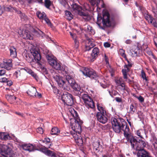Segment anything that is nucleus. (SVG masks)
<instances>
[{
  "instance_id": "obj_52",
  "label": "nucleus",
  "mask_w": 157,
  "mask_h": 157,
  "mask_svg": "<svg viewBox=\"0 0 157 157\" xmlns=\"http://www.w3.org/2000/svg\"><path fill=\"white\" fill-rule=\"evenodd\" d=\"M59 2L63 5H65L67 3V0H58Z\"/></svg>"
},
{
  "instance_id": "obj_43",
  "label": "nucleus",
  "mask_w": 157,
  "mask_h": 157,
  "mask_svg": "<svg viewBox=\"0 0 157 157\" xmlns=\"http://www.w3.org/2000/svg\"><path fill=\"white\" fill-rule=\"evenodd\" d=\"M43 20H44L48 25L50 26L52 24L50 20L46 17V16L44 18Z\"/></svg>"
},
{
  "instance_id": "obj_47",
  "label": "nucleus",
  "mask_w": 157,
  "mask_h": 157,
  "mask_svg": "<svg viewBox=\"0 0 157 157\" xmlns=\"http://www.w3.org/2000/svg\"><path fill=\"white\" fill-rule=\"evenodd\" d=\"M17 13L18 14L21 15L20 16L22 18H26V16L24 14L22 13L20 11H18Z\"/></svg>"
},
{
  "instance_id": "obj_14",
  "label": "nucleus",
  "mask_w": 157,
  "mask_h": 157,
  "mask_svg": "<svg viewBox=\"0 0 157 157\" xmlns=\"http://www.w3.org/2000/svg\"><path fill=\"white\" fill-rule=\"evenodd\" d=\"M83 74L91 79H96L99 78L95 71L92 69H89L87 67H85L84 70L82 71Z\"/></svg>"
},
{
  "instance_id": "obj_48",
  "label": "nucleus",
  "mask_w": 157,
  "mask_h": 157,
  "mask_svg": "<svg viewBox=\"0 0 157 157\" xmlns=\"http://www.w3.org/2000/svg\"><path fill=\"white\" fill-rule=\"evenodd\" d=\"M17 13L18 14L21 15L20 16L22 18H26V16L24 14L22 13L20 11H18Z\"/></svg>"
},
{
  "instance_id": "obj_12",
  "label": "nucleus",
  "mask_w": 157,
  "mask_h": 157,
  "mask_svg": "<svg viewBox=\"0 0 157 157\" xmlns=\"http://www.w3.org/2000/svg\"><path fill=\"white\" fill-rule=\"evenodd\" d=\"M53 78L57 82L59 86L64 90H69V88L66 85L65 82L63 79V77L57 74L53 76Z\"/></svg>"
},
{
  "instance_id": "obj_2",
  "label": "nucleus",
  "mask_w": 157,
  "mask_h": 157,
  "mask_svg": "<svg viewBox=\"0 0 157 157\" xmlns=\"http://www.w3.org/2000/svg\"><path fill=\"white\" fill-rule=\"evenodd\" d=\"M111 121L113 130L116 133H119L123 131L126 139L130 134L129 127L124 119L112 117Z\"/></svg>"
},
{
  "instance_id": "obj_63",
  "label": "nucleus",
  "mask_w": 157,
  "mask_h": 157,
  "mask_svg": "<svg viewBox=\"0 0 157 157\" xmlns=\"http://www.w3.org/2000/svg\"><path fill=\"white\" fill-rule=\"evenodd\" d=\"M42 95L41 94L39 93H37V92L36 93V95L35 96V97H36L38 98H40L41 97Z\"/></svg>"
},
{
  "instance_id": "obj_49",
  "label": "nucleus",
  "mask_w": 157,
  "mask_h": 157,
  "mask_svg": "<svg viewBox=\"0 0 157 157\" xmlns=\"http://www.w3.org/2000/svg\"><path fill=\"white\" fill-rule=\"evenodd\" d=\"M36 132L40 134H42L43 132V129L42 127H39L36 129Z\"/></svg>"
},
{
  "instance_id": "obj_28",
  "label": "nucleus",
  "mask_w": 157,
  "mask_h": 157,
  "mask_svg": "<svg viewBox=\"0 0 157 157\" xmlns=\"http://www.w3.org/2000/svg\"><path fill=\"white\" fill-rule=\"evenodd\" d=\"M130 51L133 56L136 57L139 54L140 50L138 47H136L134 49H132Z\"/></svg>"
},
{
  "instance_id": "obj_3",
  "label": "nucleus",
  "mask_w": 157,
  "mask_h": 157,
  "mask_svg": "<svg viewBox=\"0 0 157 157\" xmlns=\"http://www.w3.org/2000/svg\"><path fill=\"white\" fill-rule=\"evenodd\" d=\"M126 139L127 141L130 143L132 149L139 151H141L144 150V147H145L146 144L144 140H137L136 137L130 134Z\"/></svg>"
},
{
  "instance_id": "obj_42",
  "label": "nucleus",
  "mask_w": 157,
  "mask_h": 157,
  "mask_svg": "<svg viewBox=\"0 0 157 157\" xmlns=\"http://www.w3.org/2000/svg\"><path fill=\"white\" fill-rule=\"evenodd\" d=\"M141 77L144 80H145L146 81H147L148 80L147 78L146 77V74L144 71L143 70H142L141 71Z\"/></svg>"
},
{
  "instance_id": "obj_40",
  "label": "nucleus",
  "mask_w": 157,
  "mask_h": 157,
  "mask_svg": "<svg viewBox=\"0 0 157 157\" xmlns=\"http://www.w3.org/2000/svg\"><path fill=\"white\" fill-rule=\"evenodd\" d=\"M44 2L45 7L47 8H49L52 4V2L50 0H45Z\"/></svg>"
},
{
  "instance_id": "obj_50",
  "label": "nucleus",
  "mask_w": 157,
  "mask_h": 157,
  "mask_svg": "<svg viewBox=\"0 0 157 157\" xmlns=\"http://www.w3.org/2000/svg\"><path fill=\"white\" fill-rule=\"evenodd\" d=\"M74 43H75V48H77L78 47V44H79V42L77 40V39H75L74 40Z\"/></svg>"
},
{
  "instance_id": "obj_10",
  "label": "nucleus",
  "mask_w": 157,
  "mask_h": 157,
  "mask_svg": "<svg viewBox=\"0 0 157 157\" xmlns=\"http://www.w3.org/2000/svg\"><path fill=\"white\" fill-rule=\"evenodd\" d=\"M61 99L64 104L71 106L74 103V99L73 96L70 93L64 92L62 95Z\"/></svg>"
},
{
  "instance_id": "obj_64",
  "label": "nucleus",
  "mask_w": 157,
  "mask_h": 157,
  "mask_svg": "<svg viewBox=\"0 0 157 157\" xmlns=\"http://www.w3.org/2000/svg\"><path fill=\"white\" fill-rule=\"evenodd\" d=\"M154 41L155 46L157 48V37H154Z\"/></svg>"
},
{
  "instance_id": "obj_55",
  "label": "nucleus",
  "mask_w": 157,
  "mask_h": 157,
  "mask_svg": "<svg viewBox=\"0 0 157 157\" xmlns=\"http://www.w3.org/2000/svg\"><path fill=\"white\" fill-rule=\"evenodd\" d=\"M7 79L6 78H2L0 79V82H6Z\"/></svg>"
},
{
  "instance_id": "obj_45",
  "label": "nucleus",
  "mask_w": 157,
  "mask_h": 157,
  "mask_svg": "<svg viewBox=\"0 0 157 157\" xmlns=\"http://www.w3.org/2000/svg\"><path fill=\"white\" fill-rule=\"evenodd\" d=\"M26 57L27 58L26 59L28 62L32 63L33 62H34V59L32 57H30L29 56L28 57L27 56H26Z\"/></svg>"
},
{
  "instance_id": "obj_6",
  "label": "nucleus",
  "mask_w": 157,
  "mask_h": 157,
  "mask_svg": "<svg viewBox=\"0 0 157 157\" xmlns=\"http://www.w3.org/2000/svg\"><path fill=\"white\" fill-rule=\"evenodd\" d=\"M45 52L46 59L49 64L56 70H61V67L60 64L53 58L52 56V54L49 51L47 50H45Z\"/></svg>"
},
{
  "instance_id": "obj_60",
  "label": "nucleus",
  "mask_w": 157,
  "mask_h": 157,
  "mask_svg": "<svg viewBox=\"0 0 157 157\" xmlns=\"http://www.w3.org/2000/svg\"><path fill=\"white\" fill-rule=\"evenodd\" d=\"M104 46L105 48H108L110 47V44L108 42H105L104 43Z\"/></svg>"
},
{
  "instance_id": "obj_53",
  "label": "nucleus",
  "mask_w": 157,
  "mask_h": 157,
  "mask_svg": "<svg viewBox=\"0 0 157 157\" xmlns=\"http://www.w3.org/2000/svg\"><path fill=\"white\" fill-rule=\"evenodd\" d=\"M6 73V70L2 69L0 70V76H2L5 74Z\"/></svg>"
},
{
  "instance_id": "obj_17",
  "label": "nucleus",
  "mask_w": 157,
  "mask_h": 157,
  "mask_svg": "<svg viewBox=\"0 0 157 157\" xmlns=\"http://www.w3.org/2000/svg\"><path fill=\"white\" fill-rule=\"evenodd\" d=\"M71 87L74 90L75 95L78 96L81 95L83 90L81 89V87L79 85L75 83Z\"/></svg>"
},
{
  "instance_id": "obj_29",
  "label": "nucleus",
  "mask_w": 157,
  "mask_h": 157,
  "mask_svg": "<svg viewBox=\"0 0 157 157\" xmlns=\"http://www.w3.org/2000/svg\"><path fill=\"white\" fill-rule=\"evenodd\" d=\"M10 56L12 57H16L17 56V52L16 49L13 46L10 47Z\"/></svg>"
},
{
  "instance_id": "obj_5",
  "label": "nucleus",
  "mask_w": 157,
  "mask_h": 157,
  "mask_svg": "<svg viewBox=\"0 0 157 157\" xmlns=\"http://www.w3.org/2000/svg\"><path fill=\"white\" fill-rule=\"evenodd\" d=\"M30 52L33 55L34 60L36 61L37 64L43 71L46 72V69L44 65L40 63V61L41 59V56L39 50L36 48L33 47L30 50Z\"/></svg>"
},
{
  "instance_id": "obj_1",
  "label": "nucleus",
  "mask_w": 157,
  "mask_h": 157,
  "mask_svg": "<svg viewBox=\"0 0 157 157\" xmlns=\"http://www.w3.org/2000/svg\"><path fill=\"white\" fill-rule=\"evenodd\" d=\"M71 114L74 120V122L71 123V128L74 132L72 135L77 145L82 146L83 144V141L80 135L82 131L81 125L83 122L80 120L77 113L74 110L73 113H71Z\"/></svg>"
},
{
  "instance_id": "obj_44",
  "label": "nucleus",
  "mask_w": 157,
  "mask_h": 157,
  "mask_svg": "<svg viewBox=\"0 0 157 157\" xmlns=\"http://www.w3.org/2000/svg\"><path fill=\"white\" fill-rule=\"evenodd\" d=\"M120 52L121 55L122 56L124 57V58H126V55L124 51L122 49H120Z\"/></svg>"
},
{
  "instance_id": "obj_8",
  "label": "nucleus",
  "mask_w": 157,
  "mask_h": 157,
  "mask_svg": "<svg viewBox=\"0 0 157 157\" xmlns=\"http://www.w3.org/2000/svg\"><path fill=\"white\" fill-rule=\"evenodd\" d=\"M139 9L146 20L149 23L152 24L154 27H157V22L156 21L155 19L149 14L145 9L142 6H140Z\"/></svg>"
},
{
  "instance_id": "obj_24",
  "label": "nucleus",
  "mask_w": 157,
  "mask_h": 157,
  "mask_svg": "<svg viewBox=\"0 0 157 157\" xmlns=\"http://www.w3.org/2000/svg\"><path fill=\"white\" fill-rule=\"evenodd\" d=\"M99 54V50L98 48H93L91 54V56L93 59H95Z\"/></svg>"
},
{
  "instance_id": "obj_36",
  "label": "nucleus",
  "mask_w": 157,
  "mask_h": 157,
  "mask_svg": "<svg viewBox=\"0 0 157 157\" xmlns=\"http://www.w3.org/2000/svg\"><path fill=\"white\" fill-rule=\"evenodd\" d=\"M45 153L49 156L54 157L56 156V155L54 153L53 151L49 150H46Z\"/></svg>"
},
{
  "instance_id": "obj_15",
  "label": "nucleus",
  "mask_w": 157,
  "mask_h": 157,
  "mask_svg": "<svg viewBox=\"0 0 157 157\" xmlns=\"http://www.w3.org/2000/svg\"><path fill=\"white\" fill-rule=\"evenodd\" d=\"M13 66L12 60L11 59H4L2 62L0 64L1 68H3L7 70H10Z\"/></svg>"
},
{
  "instance_id": "obj_30",
  "label": "nucleus",
  "mask_w": 157,
  "mask_h": 157,
  "mask_svg": "<svg viewBox=\"0 0 157 157\" xmlns=\"http://www.w3.org/2000/svg\"><path fill=\"white\" fill-rule=\"evenodd\" d=\"M10 138L8 135L6 134L4 132H0V139L4 140H7Z\"/></svg>"
},
{
  "instance_id": "obj_31",
  "label": "nucleus",
  "mask_w": 157,
  "mask_h": 157,
  "mask_svg": "<svg viewBox=\"0 0 157 157\" xmlns=\"http://www.w3.org/2000/svg\"><path fill=\"white\" fill-rule=\"evenodd\" d=\"M6 97L8 101L10 102H13V101H14L16 98L14 96L9 94H6Z\"/></svg>"
},
{
  "instance_id": "obj_32",
  "label": "nucleus",
  "mask_w": 157,
  "mask_h": 157,
  "mask_svg": "<svg viewBox=\"0 0 157 157\" xmlns=\"http://www.w3.org/2000/svg\"><path fill=\"white\" fill-rule=\"evenodd\" d=\"M91 3V5L94 6L96 4L97 6H98V4L100 2H103V0H98V1L96 2V0H89Z\"/></svg>"
},
{
  "instance_id": "obj_54",
  "label": "nucleus",
  "mask_w": 157,
  "mask_h": 157,
  "mask_svg": "<svg viewBox=\"0 0 157 157\" xmlns=\"http://www.w3.org/2000/svg\"><path fill=\"white\" fill-rule=\"evenodd\" d=\"M152 142L153 145H154V144H157V139L155 136L153 137Z\"/></svg>"
},
{
  "instance_id": "obj_16",
  "label": "nucleus",
  "mask_w": 157,
  "mask_h": 157,
  "mask_svg": "<svg viewBox=\"0 0 157 157\" xmlns=\"http://www.w3.org/2000/svg\"><path fill=\"white\" fill-rule=\"evenodd\" d=\"M107 116L106 112L102 113H97L96 114V117L97 120L100 123L103 124H105L107 121Z\"/></svg>"
},
{
  "instance_id": "obj_19",
  "label": "nucleus",
  "mask_w": 157,
  "mask_h": 157,
  "mask_svg": "<svg viewBox=\"0 0 157 157\" xmlns=\"http://www.w3.org/2000/svg\"><path fill=\"white\" fill-rule=\"evenodd\" d=\"M93 146L95 152L98 153L102 147V146L100 144L99 141L94 142L93 143Z\"/></svg>"
},
{
  "instance_id": "obj_61",
  "label": "nucleus",
  "mask_w": 157,
  "mask_h": 157,
  "mask_svg": "<svg viewBox=\"0 0 157 157\" xmlns=\"http://www.w3.org/2000/svg\"><path fill=\"white\" fill-rule=\"evenodd\" d=\"M116 101L118 102H121L122 101V99L121 98L119 97H116L115 98Z\"/></svg>"
},
{
  "instance_id": "obj_13",
  "label": "nucleus",
  "mask_w": 157,
  "mask_h": 157,
  "mask_svg": "<svg viewBox=\"0 0 157 157\" xmlns=\"http://www.w3.org/2000/svg\"><path fill=\"white\" fill-rule=\"evenodd\" d=\"M0 153L5 157H8V156L10 157L13 154V151L7 145L0 143Z\"/></svg>"
},
{
  "instance_id": "obj_56",
  "label": "nucleus",
  "mask_w": 157,
  "mask_h": 157,
  "mask_svg": "<svg viewBox=\"0 0 157 157\" xmlns=\"http://www.w3.org/2000/svg\"><path fill=\"white\" fill-rule=\"evenodd\" d=\"M12 7L11 6H9V7H6L5 8V10H6L10 11H11L12 10Z\"/></svg>"
},
{
  "instance_id": "obj_41",
  "label": "nucleus",
  "mask_w": 157,
  "mask_h": 157,
  "mask_svg": "<svg viewBox=\"0 0 157 157\" xmlns=\"http://www.w3.org/2000/svg\"><path fill=\"white\" fill-rule=\"evenodd\" d=\"M120 86L121 87V91H124L125 90L127 91H128V88L127 86L125 85L124 83L122 84Z\"/></svg>"
},
{
  "instance_id": "obj_25",
  "label": "nucleus",
  "mask_w": 157,
  "mask_h": 157,
  "mask_svg": "<svg viewBox=\"0 0 157 157\" xmlns=\"http://www.w3.org/2000/svg\"><path fill=\"white\" fill-rule=\"evenodd\" d=\"M137 155L138 157H152L149 153L145 150H142L138 151Z\"/></svg>"
},
{
  "instance_id": "obj_9",
  "label": "nucleus",
  "mask_w": 157,
  "mask_h": 157,
  "mask_svg": "<svg viewBox=\"0 0 157 157\" xmlns=\"http://www.w3.org/2000/svg\"><path fill=\"white\" fill-rule=\"evenodd\" d=\"M72 10L75 13L82 17L86 21H88L90 19V16L87 13L82 11L81 7L76 4L72 5Z\"/></svg>"
},
{
  "instance_id": "obj_23",
  "label": "nucleus",
  "mask_w": 157,
  "mask_h": 157,
  "mask_svg": "<svg viewBox=\"0 0 157 157\" xmlns=\"http://www.w3.org/2000/svg\"><path fill=\"white\" fill-rule=\"evenodd\" d=\"M37 92L36 89L33 87H31L27 92V94L30 96L34 97L36 95Z\"/></svg>"
},
{
  "instance_id": "obj_21",
  "label": "nucleus",
  "mask_w": 157,
  "mask_h": 157,
  "mask_svg": "<svg viewBox=\"0 0 157 157\" xmlns=\"http://www.w3.org/2000/svg\"><path fill=\"white\" fill-rule=\"evenodd\" d=\"M32 31L34 34L37 36L43 38L45 36V34L39 29H33Z\"/></svg>"
},
{
  "instance_id": "obj_34",
  "label": "nucleus",
  "mask_w": 157,
  "mask_h": 157,
  "mask_svg": "<svg viewBox=\"0 0 157 157\" xmlns=\"http://www.w3.org/2000/svg\"><path fill=\"white\" fill-rule=\"evenodd\" d=\"M36 15L38 18L42 20L46 16L44 12L41 13L40 12H37L36 13Z\"/></svg>"
},
{
  "instance_id": "obj_4",
  "label": "nucleus",
  "mask_w": 157,
  "mask_h": 157,
  "mask_svg": "<svg viewBox=\"0 0 157 157\" xmlns=\"http://www.w3.org/2000/svg\"><path fill=\"white\" fill-rule=\"evenodd\" d=\"M27 73L31 74L36 80H37L36 75L31 70L27 67L22 68L20 70L16 71L13 74V75L16 78L20 80L25 78Z\"/></svg>"
},
{
  "instance_id": "obj_11",
  "label": "nucleus",
  "mask_w": 157,
  "mask_h": 157,
  "mask_svg": "<svg viewBox=\"0 0 157 157\" xmlns=\"http://www.w3.org/2000/svg\"><path fill=\"white\" fill-rule=\"evenodd\" d=\"M82 98L83 100L85 105L88 108L93 109L95 107L94 102L90 96L86 94L82 95Z\"/></svg>"
},
{
  "instance_id": "obj_18",
  "label": "nucleus",
  "mask_w": 157,
  "mask_h": 157,
  "mask_svg": "<svg viewBox=\"0 0 157 157\" xmlns=\"http://www.w3.org/2000/svg\"><path fill=\"white\" fill-rule=\"evenodd\" d=\"M21 36L25 39L32 40L33 37L29 31L27 30H23L21 34Z\"/></svg>"
},
{
  "instance_id": "obj_33",
  "label": "nucleus",
  "mask_w": 157,
  "mask_h": 157,
  "mask_svg": "<svg viewBox=\"0 0 157 157\" xmlns=\"http://www.w3.org/2000/svg\"><path fill=\"white\" fill-rule=\"evenodd\" d=\"M60 131L57 127H54L52 129L51 133L52 135H56Z\"/></svg>"
},
{
  "instance_id": "obj_38",
  "label": "nucleus",
  "mask_w": 157,
  "mask_h": 157,
  "mask_svg": "<svg viewBox=\"0 0 157 157\" xmlns=\"http://www.w3.org/2000/svg\"><path fill=\"white\" fill-rule=\"evenodd\" d=\"M66 16L67 17V19L70 20L72 19V15L71 13L68 11H65Z\"/></svg>"
},
{
  "instance_id": "obj_62",
  "label": "nucleus",
  "mask_w": 157,
  "mask_h": 157,
  "mask_svg": "<svg viewBox=\"0 0 157 157\" xmlns=\"http://www.w3.org/2000/svg\"><path fill=\"white\" fill-rule=\"evenodd\" d=\"M15 113L17 115L20 116H21L22 117H24V114L22 113H21L20 112H15Z\"/></svg>"
},
{
  "instance_id": "obj_26",
  "label": "nucleus",
  "mask_w": 157,
  "mask_h": 157,
  "mask_svg": "<svg viewBox=\"0 0 157 157\" xmlns=\"http://www.w3.org/2000/svg\"><path fill=\"white\" fill-rule=\"evenodd\" d=\"M94 44L91 40L90 39H89L87 40L86 45V51H89L94 47Z\"/></svg>"
},
{
  "instance_id": "obj_57",
  "label": "nucleus",
  "mask_w": 157,
  "mask_h": 157,
  "mask_svg": "<svg viewBox=\"0 0 157 157\" xmlns=\"http://www.w3.org/2000/svg\"><path fill=\"white\" fill-rule=\"evenodd\" d=\"M138 99L139 101L140 102H142L144 101V98L141 96H140L137 98Z\"/></svg>"
},
{
  "instance_id": "obj_39",
  "label": "nucleus",
  "mask_w": 157,
  "mask_h": 157,
  "mask_svg": "<svg viewBox=\"0 0 157 157\" xmlns=\"http://www.w3.org/2000/svg\"><path fill=\"white\" fill-rule=\"evenodd\" d=\"M147 53L151 56V58H152L156 60L157 59L156 57L155 56V55L150 50H147L146 51Z\"/></svg>"
},
{
  "instance_id": "obj_35",
  "label": "nucleus",
  "mask_w": 157,
  "mask_h": 157,
  "mask_svg": "<svg viewBox=\"0 0 157 157\" xmlns=\"http://www.w3.org/2000/svg\"><path fill=\"white\" fill-rule=\"evenodd\" d=\"M97 107L98 110L99 111V112L98 113H102L103 112H106L105 110H104V108L102 107L101 104H97Z\"/></svg>"
},
{
  "instance_id": "obj_22",
  "label": "nucleus",
  "mask_w": 157,
  "mask_h": 157,
  "mask_svg": "<svg viewBox=\"0 0 157 157\" xmlns=\"http://www.w3.org/2000/svg\"><path fill=\"white\" fill-rule=\"evenodd\" d=\"M22 147L24 150L29 151H33L35 148L34 146L30 144H22Z\"/></svg>"
},
{
  "instance_id": "obj_59",
  "label": "nucleus",
  "mask_w": 157,
  "mask_h": 157,
  "mask_svg": "<svg viewBox=\"0 0 157 157\" xmlns=\"http://www.w3.org/2000/svg\"><path fill=\"white\" fill-rule=\"evenodd\" d=\"M70 34L71 36H72V38L74 40L75 39H76V35L75 34H73L71 32H70Z\"/></svg>"
},
{
  "instance_id": "obj_37",
  "label": "nucleus",
  "mask_w": 157,
  "mask_h": 157,
  "mask_svg": "<svg viewBox=\"0 0 157 157\" xmlns=\"http://www.w3.org/2000/svg\"><path fill=\"white\" fill-rule=\"evenodd\" d=\"M136 111V106L133 104H132L130 107V112L131 113L133 114Z\"/></svg>"
},
{
  "instance_id": "obj_46",
  "label": "nucleus",
  "mask_w": 157,
  "mask_h": 157,
  "mask_svg": "<svg viewBox=\"0 0 157 157\" xmlns=\"http://www.w3.org/2000/svg\"><path fill=\"white\" fill-rule=\"evenodd\" d=\"M142 132L143 130H139L137 131L136 132L137 135L141 138H143L142 136L141 135V133Z\"/></svg>"
},
{
  "instance_id": "obj_27",
  "label": "nucleus",
  "mask_w": 157,
  "mask_h": 157,
  "mask_svg": "<svg viewBox=\"0 0 157 157\" xmlns=\"http://www.w3.org/2000/svg\"><path fill=\"white\" fill-rule=\"evenodd\" d=\"M128 65H125L124 66V68L122 70L124 78L125 79H127V73L130 71V68L128 67Z\"/></svg>"
},
{
  "instance_id": "obj_58",
  "label": "nucleus",
  "mask_w": 157,
  "mask_h": 157,
  "mask_svg": "<svg viewBox=\"0 0 157 157\" xmlns=\"http://www.w3.org/2000/svg\"><path fill=\"white\" fill-rule=\"evenodd\" d=\"M7 83V85L9 86H10L12 85V82L11 80H7L6 82Z\"/></svg>"
},
{
  "instance_id": "obj_20",
  "label": "nucleus",
  "mask_w": 157,
  "mask_h": 157,
  "mask_svg": "<svg viewBox=\"0 0 157 157\" xmlns=\"http://www.w3.org/2000/svg\"><path fill=\"white\" fill-rule=\"evenodd\" d=\"M66 78L68 83L71 86L74 84L76 82L74 79L72 78L71 76L68 75V73L66 72Z\"/></svg>"
},
{
  "instance_id": "obj_51",
  "label": "nucleus",
  "mask_w": 157,
  "mask_h": 157,
  "mask_svg": "<svg viewBox=\"0 0 157 157\" xmlns=\"http://www.w3.org/2000/svg\"><path fill=\"white\" fill-rule=\"evenodd\" d=\"M123 81L121 77H120L119 79L115 80L116 83L117 84L118 83H120V82H122Z\"/></svg>"
},
{
  "instance_id": "obj_7",
  "label": "nucleus",
  "mask_w": 157,
  "mask_h": 157,
  "mask_svg": "<svg viewBox=\"0 0 157 157\" xmlns=\"http://www.w3.org/2000/svg\"><path fill=\"white\" fill-rule=\"evenodd\" d=\"M97 24L101 27V24H102L104 26L110 27L111 25V22L109 20V15L107 13L103 14V17H98Z\"/></svg>"
}]
</instances>
